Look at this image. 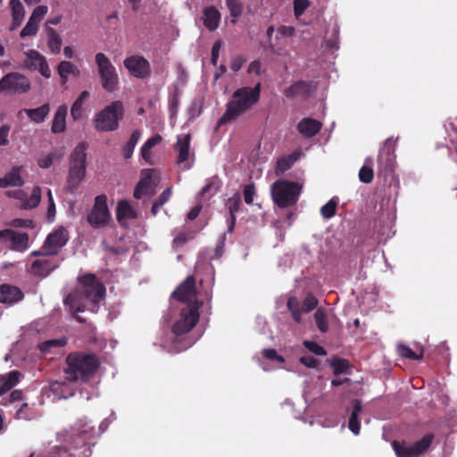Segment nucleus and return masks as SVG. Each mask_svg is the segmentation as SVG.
Here are the masks:
<instances>
[{
    "label": "nucleus",
    "instance_id": "69168bd1",
    "mask_svg": "<svg viewBox=\"0 0 457 457\" xmlns=\"http://www.w3.org/2000/svg\"><path fill=\"white\" fill-rule=\"evenodd\" d=\"M278 32L283 36H293L295 34V28L292 26H283L279 28Z\"/></svg>",
    "mask_w": 457,
    "mask_h": 457
},
{
    "label": "nucleus",
    "instance_id": "8fccbe9b",
    "mask_svg": "<svg viewBox=\"0 0 457 457\" xmlns=\"http://www.w3.org/2000/svg\"><path fill=\"white\" fill-rule=\"evenodd\" d=\"M66 341L64 339H51L42 343L39 345V348L42 352H49L53 347H62L65 345Z\"/></svg>",
    "mask_w": 457,
    "mask_h": 457
},
{
    "label": "nucleus",
    "instance_id": "473e14b6",
    "mask_svg": "<svg viewBox=\"0 0 457 457\" xmlns=\"http://www.w3.org/2000/svg\"><path fill=\"white\" fill-rule=\"evenodd\" d=\"M162 137L160 135H155L151 138L147 139L145 144L141 147V155L142 158L145 161V162L149 164H153V155L151 150L154 146L160 144L162 141Z\"/></svg>",
    "mask_w": 457,
    "mask_h": 457
},
{
    "label": "nucleus",
    "instance_id": "052dcab7",
    "mask_svg": "<svg viewBox=\"0 0 457 457\" xmlns=\"http://www.w3.org/2000/svg\"><path fill=\"white\" fill-rule=\"evenodd\" d=\"M245 62V59L242 56H236L231 60L230 68L234 71H237L241 69L244 62Z\"/></svg>",
    "mask_w": 457,
    "mask_h": 457
},
{
    "label": "nucleus",
    "instance_id": "79ce46f5",
    "mask_svg": "<svg viewBox=\"0 0 457 457\" xmlns=\"http://www.w3.org/2000/svg\"><path fill=\"white\" fill-rule=\"evenodd\" d=\"M397 351L400 356L408 359L421 360L423 357V350H420L419 353H415L408 346L403 345H398Z\"/></svg>",
    "mask_w": 457,
    "mask_h": 457
},
{
    "label": "nucleus",
    "instance_id": "c756f323",
    "mask_svg": "<svg viewBox=\"0 0 457 457\" xmlns=\"http://www.w3.org/2000/svg\"><path fill=\"white\" fill-rule=\"evenodd\" d=\"M46 30L47 37V46L50 52L54 54H59L62 45V37L57 33V31L51 27L46 26Z\"/></svg>",
    "mask_w": 457,
    "mask_h": 457
},
{
    "label": "nucleus",
    "instance_id": "7c9ffc66",
    "mask_svg": "<svg viewBox=\"0 0 457 457\" xmlns=\"http://www.w3.org/2000/svg\"><path fill=\"white\" fill-rule=\"evenodd\" d=\"M22 112H26L31 121L35 123H42L49 114L50 106L49 104H45L37 108L23 109Z\"/></svg>",
    "mask_w": 457,
    "mask_h": 457
},
{
    "label": "nucleus",
    "instance_id": "a878e982",
    "mask_svg": "<svg viewBox=\"0 0 457 457\" xmlns=\"http://www.w3.org/2000/svg\"><path fill=\"white\" fill-rule=\"evenodd\" d=\"M93 432L94 426L90 424L87 418L78 420L73 428L74 435L81 437L82 443L89 439Z\"/></svg>",
    "mask_w": 457,
    "mask_h": 457
},
{
    "label": "nucleus",
    "instance_id": "f8f14e48",
    "mask_svg": "<svg viewBox=\"0 0 457 457\" xmlns=\"http://www.w3.org/2000/svg\"><path fill=\"white\" fill-rule=\"evenodd\" d=\"M175 150L178 154L177 163L180 170H189L194 163V154L190 151V135L178 137Z\"/></svg>",
    "mask_w": 457,
    "mask_h": 457
},
{
    "label": "nucleus",
    "instance_id": "cd10ccee",
    "mask_svg": "<svg viewBox=\"0 0 457 457\" xmlns=\"http://www.w3.org/2000/svg\"><path fill=\"white\" fill-rule=\"evenodd\" d=\"M137 213L135 210L127 201H120L117 205V219L122 224L125 225L129 220L135 219Z\"/></svg>",
    "mask_w": 457,
    "mask_h": 457
},
{
    "label": "nucleus",
    "instance_id": "aec40b11",
    "mask_svg": "<svg viewBox=\"0 0 457 457\" xmlns=\"http://www.w3.org/2000/svg\"><path fill=\"white\" fill-rule=\"evenodd\" d=\"M42 254L40 259L32 263L31 272L40 277H46L58 266V262L49 255L44 254V252Z\"/></svg>",
    "mask_w": 457,
    "mask_h": 457
},
{
    "label": "nucleus",
    "instance_id": "09e8293b",
    "mask_svg": "<svg viewBox=\"0 0 457 457\" xmlns=\"http://www.w3.org/2000/svg\"><path fill=\"white\" fill-rule=\"evenodd\" d=\"M171 195V188L169 187L165 191L162 193L157 202H155L152 207V212L155 215L158 212V209L162 206Z\"/></svg>",
    "mask_w": 457,
    "mask_h": 457
},
{
    "label": "nucleus",
    "instance_id": "680f3d73",
    "mask_svg": "<svg viewBox=\"0 0 457 457\" xmlns=\"http://www.w3.org/2000/svg\"><path fill=\"white\" fill-rule=\"evenodd\" d=\"M221 43L220 41L216 42L212 48V63L213 65L217 63Z\"/></svg>",
    "mask_w": 457,
    "mask_h": 457
},
{
    "label": "nucleus",
    "instance_id": "6e6552de",
    "mask_svg": "<svg viewBox=\"0 0 457 457\" xmlns=\"http://www.w3.org/2000/svg\"><path fill=\"white\" fill-rule=\"evenodd\" d=\"M160 183V173L154 169H144L140 172V179L134 190L137 199L150 198L156 192Z\"/></svg>",
    "mask_w": 457,
    "mask_h": 457
},
{
    "label": "nucleus",
    "instance_id": "1a4fd4ad",
    "mask_svg": "<svg viewBox=\"0 0 457 457\" xmlns=\"http://www.w3.org/2000/svg\"><path fill=\"white\" fill-rule=\"evenodd\" d=\"M199 304L187 305L180 312L179 317L176 320L172 330L177 336L189 332L197 323L199 319Z\"/></svg>",
    "mask_w": 457,
    "mask_h": 457
},
{
    "label": "nucleus",
    "instance_id": "3c124183",
    "mask_svg": "<svg viewBox=\"0 0 457 457\" xmlns=\"http://www.w3.org/2000/svg\"><path fill=\"white\" fill-rule=\"evenodd\" d=\"M303 345L309 351H311L312 353H313L317 355L323 356V355H326V353H327L325 349L315 342L304 341Z\"/></svg>",
    "mask_w": 457,
    "mask_h": 457
},
{
    "label": "nucleus",
    "instance_id": "5fc2aeb1",
    "mask_svg": "<svg viewBox=\"0 0 457 457\" xmlns=\"http://www.w3.org/2000/svg\"><path fill=\"white\" fill-rule=\"evenodd\" d=\"M318 305V300L313 295H308L303 303V310L311 312Z\"/></svg>",
    "mask_w": 457,
    "mask_h": 457
},
{
    "label": "nucleus",
    "instance_id": "b1692460",
    "mask_svg": "<svg viewBox=\"0 0 457 457\" xmlns=\"http://www.w3.org/2000/svg\"><path fill=\"white\" fill-rule=\"evenodd\" d=\"M68 108L65 104L60 105L56 110L51 127V131L54 134L62 133L66 129V116Z\"/></svg>",
    "mask_w": 457,
    "mask_h": 457
},
{
    "label": "nucleus",
    "instance_id": "58836bf2",
    "mask_svg": "<svg viewBox=\"0 0 457 457\" xmlns=\"http://www.w3.org/2000/svg\"><path fill=\"white\" fill-rule=\"evenodd\" d=\"M241 203V198L238 194H236L232 197H230L227 202V207L229 210L231 218H232V224L229 227L228 230L231 231L233 229V226L236 220L235 213L238 211L239 205Z\"/></svg>",
    "mask_w": 457,
    "mask_h": 457
},
{
    "label": "nucleus",
    "instance_id": "a18cd8bd",
    "mask_svg": "<svg viewBox=\"0 0 457 457\" xmlns=\"http://www.w3.org/2000/svg\"><path fill=\"white\" fill-rule=\"evenodd\" d=\"M294 14L295 18H299L310 7V0H294Z\"/></svg>",
    "mask_w": 457,
    "mask_h": 457
},
{
    "label": "nucleus",
    "instance_id": "f3484780",
    "mask_svg": "<svg viewBox=\"0 0 457 457\" xmlns=\"http://www.w3.org/2000/svg\"><path fill=\"white\" fill-rule=\"evenodd\" d=\"M6 195L12 197L20 202L23 209L36 208L41 200V189L39 187H34L30 196L22 189L8 190Z\"/></svg>",
    "mask_w": 457,
    "mask_h": 457
},
{
    "label": "nucleus",
    "instance_id": "de8ad7c7",
    "mask_svg": "<svg viewBox=\"0 0 457 457\" xmlns=\"http://www.w3.org/2000/svg\"><path fill=\"white\" fill-rule=\"evenodd\" d=\"M38 28V24L29 20L25 27L21 29L20 36L22 38L26 37H33L37 33Z\"/></svg>",
    "mask_w": 457,
    "mask_h": 457
},
{
    "label": "nucleus",
    "instance_id": "4468645a",
    "mask_svg": "<svg viewBox=\"0 0 457 457\" xmlns=\"http://www.w3.org/2000/svg\"><path fill=\"white\" fill-rule=\"evenodd\" d=\"M24 67L29 70L37 71L43 77L50 78L51 70L46 57L38 51L29 49L24 52Z\"/></svg>",
    "mask_w": 457,
    "mask_h": 457
},
{
    "label": "nucleus",
    "instance_id": "423d86ee",
    "mask_svg": "<svg viewBox=\"0 0 457 457\" xmlns=\"http://www.w3.org/2000/svg\"><path fill=\"white\" fill-rule=\"evenodd\" d=\"M301 190L302 187L299 183L287 180L276 181L270 188L273 201L282 208L295 204Z\"/></svg>",
    "mask_w": 457,
    "mask_h": 457
},
{
    "label": "nucleus",
    "instance_id": "2eb2a0df",
    "mask_svg": "<svg viewBox=\"0 0 457 457\" xmlns=\"http://www.w3.org/2000/svg\"><path fill=\"white\" fill-rule=\"evenodd\" d=\"M68 239V231L63 227L57 228L46 237L43 245L44 254H56L59 249L62 248L67 243Z\"/></svg>",
    "mask_w": 457,
    "mask_h": 457
},
{
    "label": "nucleus",
    "instance_id": "5701e85b",
    "mask_svg": "<svg viewBox=\"0 0 457 457\" xmlns=\"http://www.w3.org/2000/svg\"><path fill=\"white\" fill-rule=\"evenodd\" d=\"M9 4L12 16L10 30L12 31L21 25L25 16V9L20 0H11Z\"/></svg>",
    "mask_w": 457,
    "mask_h": 457
},
{
    "label": "nucleus",
    "instance_id": "4c0bfd02",
    "mask_svg": "<svg viewBox=\"0 0 457 457\" xmlns=\"http://www.w3.org/2000/svg\"><path fill=\"white\" fill-rule=\"evenodd\" d=\"M232 17V22L236 23L243 12V5L239 0H225Z\"/></svg>",
    "mask_w": 457,
    "mask_h": 457
},
{
    "label": "nucleus",
    "instance_id": "e2e57ef3",
    "mask_svg": "<svg viewBox=\"0 0 457 457\" xmlns=\"http://www.w3.org/2000/svg\"><path fill=\"white\" fill-rule=\"evenodd\" d=\"M300 361L303 365H305L306 367H309V368H314V367H316V365L318 363V361L312 356L302 357L300 359Z\"/></svg>",
    "mask_w": 457,
    "mask_h": 457
},
{
    "label": "nucleus",
    "instance_id": "39448f33",
    "mask_svg": "<svg viewBox=\"0 0 457 457\" xmlns=\"http://www.w3.org/2000/svg\"><path fill=\"white\" fill-rule=\"evenodd\" d=\"M86 145H78L71 154L67 187L70 191L76 190L86 176Z\"/></svg>",
    "mask_w": 457,
    "mask_h": 457
},
{
    "label": "nucleus",
    "instance_id": "ea45409f",
    "mask_svg": "<svg viewBox=\"0 0 457 457\" xmlns=\"http://www.w3.org/2000/svg\"><path fill=\"white\" fill-rule=\"evenodd\" d=\"M62 157V154L57 153H49L42 155L37 160V164L42 169L49 168L55 160H59Z\"/></svg>",
    "mask_w": 457,
    "mask_h": 457
},
{
    "label": "nucleus",
    "instance_id": "13d9d810",
    "mask_svg": "<svg viewBox=\"0 0 457 457\" xmlns=\"http://www.w3.org/2000/svg\"><path fill=\"white\" fill-rule=\"evenodd\" d=\"M263 355L269 360H274L280 363H283L285 361L284 358L278 355L277 352L273 349L263 350Z\"/></svg>",
    "mask_w": 457,
    "mask_h": 457
},
{
    "label": "nucleus",
    "instance_id": "a211bd4d",
    "mask_svg": "<svg viewBox=\"0 0 457 457\" xmlns=\"http://www.w3.org/2000/svg\"><path fill=\"white\" fill-rule=\"evenodd\" d=\"M172 296L178 300L187 303V305L199 304L196 301L195 281L191 276L177 288Z\"/></svg>",
    "mask_w": 457,
    "mask_h": 457
},
{
    "label": "nucleus",
    "instance_id": "6ab92c4d",
    "mask_svg": "<svg viewBox=\"0 0 457 457\" xmlns=\"http://www.w3.org/2000/svg\"><path fill=\"white\" fill-rule=\"evenodd\" d=\"M4 245L13 250L23 252L29 247V237L25 233L6 229Z\"/></svg>",
    "mask_w": 457,
    "mask_h": 457
},
{
    "label": "nucleus",
    "instance_id": "603ef678",
    "mask_svg": "<svg viewBox=\"0 0 457 457\" xmlns=\"http://www.w3.org/2000/svg\"><path fill=\"white\" fill-rule=\"evenodd\" d=\"M297 159L296 156L291 155L287 159H281L278 162L277 169L283 172L287 170Z\"/></svg>",
    "mask_w": 457,
    "mask_h": 457
},
{
    "label": "nucleus",
    "instance_id": "f03ea898",
    "mask_svg": "<svg viewBox=\"0 0 457 457\" xmlns=\"http://www.w3.org/2000/svg\"><path fill=\"white\" fill-rule=\"evenodd\" d=\"M260 92L259 83L253 87H243L237 89L228 100L226 112L220 120L226 122L243 115L259 101Z\"/></svg>",
    "mask_w": 457,
    "mask_h": 457
},
{
    "label": "nucleus",
    "instance_id": "f257e3e1",
    "mask_svg": "<svg viewBox=\"0 0 457 457\" xmlns=\"http://www.w3.org/2000/svg\"><path fill=\"white\" fill-rule=\"evenodd\" d=\"M105 294V287L92 274L79 278L77 288L64 300L65 305L73 314L89 311L96 312L100 301Z\"/></svg>",
    "mask_w": 457,
    "mask_h": 457
},
{
    "label": "nucleus",
    "instance_id": "9d476101",
    "mask_svg": "<svg viewBox=\"0 0 457 457\" xmlns=\"http://www.w3.org/2000/svg\"><path fill=\"white\" fill-rule=\"evenodd\" d=\"M87 221L94 228L104 227L110 223L111 214L105 195H101L95 198L94 206L87 215Z\"/></svg>",
    "mask_w": 457,
    "mask_h": 457
},
{
    "label": "nucleus",
    "instance_id": "774afa93",
    "mask_svg": "<svg viewBox=\"0 0 457 457\" xmlns=\"http://www.w3.org/2000/svg\"><path fill=\"white\" fill-rule=\"evenodd\" d=\"M187 240L185 234H180L179 236L176 237L173 240V244L176 246L182 245Z\"/></svg>",
    "mask_w": 457,
    "mask_h": 457
},
{
    "label": "nucleus",
    "instance_id": "ddd939ff",
    "mask_svg": "<svg viewBox=\"0 0 457 457\" xmlns=\"http://www.w3.org/2000/svg\"><path fill=\"white\" fill-rule=\"evenodd\" d=\"M124 67L129 73L140 79H147L151 74V66L149 62L143 56L135 54L126 57L123 61Z\"/></svg>",
    "mask_w": 457,
    "mask_h": 457
},
{
    "label": "nucleus",
    "instance_id": "9b49d317",
    "mask_svg": "<svg viewBox=\"0 0 457 457\" xmlns=\"http://www.w3.org/2000/svg\"><path fill=\"white\" fill-rule=\"evenodd\" d=\"M432 439V435H426L411 445L394 442L393 448L397 457H421L430 446Z\"/></svg>",
    "mask_w": 457,
    "mask_h": 457
},
{
    "label": "nucleus",
    "instance_id": "338daca9",
    "mask_svg": "<svg viewBox=\"0 0 457 457\" xmlns=\"http://www.w3.org/2000/svg\"><path fill=\"white\" fill-rule=\"evenodd\" d=\"M261 70V63L258 61H253L248 67V72L258 74Z\"/></svg>",
    "mask_w": 457,
    "mask_h": 457
},
{
    "label": "nucleus",
    "instance_id": "a19ab883",
    "mask_svg": "<svg viewBox=\"0 0 457 457\" xmlns=\"http://www.w3.org/2000/svg\"><path fill=\"white\" fill-rule=\"evenodd\" d=\"M314 320L320 332H326L328 328L327 313L324 309L319 308L314 313Z\"/></svg>",
    "mask_w": 457,
    "mask_h": 457
},
{
    "label": "nucleus",
    "instance_id": "6e6d98bb",
    "mask_svg": "<svg viewBox=\"0 0 457 457\" xmlns=\"http://www.w3.org/2000/svg\"><path fill=\"white\" fill-rule=\"evenodd\" d=\"M11 127L7 124L2 125L0 127V145H6L9 143L8 135L10 132Z\"/></svg>",
    "mask_w": 457,
    "mask_h": 457
},
{
    "label": "nucleus",
    "instance_id": "e433bc0d",
    "mask_svg": "<svg viewBox=\"0 0 457 457\" xmlns=\"http://www.w3.org/2000/svg\"><path fill=\"white\" fill-rule=\"evenodd\" d=\"M373 161L371 158H367L363 166L361 168L359 171L360 180L363 183H370L373 179V170H372Z\"/></svg>",
    "mask_w": 457,
    "mask_h": 457
},
{
    "label": "nucleus",
    "instance_id": "7ed1b4c3",
    "mask_svg": "<svg viewBox=\"0 0 457 457\" xmlns=\"http://www.w3.org/2000/svg\"><path fill=\"white\" fill-rule=\"evenodd\" d=\"M66 379L76 381L79 378L86 381L96 372L99 366L97 359L90 354L71 353L66 360Z\"/></svg>",
    "mask_w": 457,
    "mask_h": 457
},
{
    "label": "nucleus",
    "instance_id": "37998d69",
    "mask_svg": "<svg viewBox=\"0 0 457 457\" xmlns=\"http://www.w3.org/2000/svg\"><path fill=\"white\" fill-rule=\"evenodd\" d=\"M47 12L48 7L46 5H38L33 10L29 20L39 25Z\"/></svg>",
    "mask_w": 457,
    "mask_h": 457
},
{
    "label": "nucleus",
    "instance_id": "4be33fe9",
    "mask_svg": "<svg viewBox=\"0 0 457 457\" xmlns=\"http://www.w3.org/2000/svg\"><path fill=\"white\" fill-rule=\"evenodd\" d=\"M202 20L208 30L214 31L219 27L220 13L217 8L209 6L203 10Z\"/></svg>",
    "mask_w": 457,
    "mask_h": 457
},
{
    "label": "nucleus",
    "instance_id": "0e129e2a",
    "mask_svg": "<svg viewBox=\"0 0 457 457\" xmlns=\"http://www.w3.org/2000/svg\"><path fill=\"white\" fill-rule=\"evenodd\" d=\"M31 224H32L31 220H21V219L14 220L12 222V226H14V227H21V228L29 227V226H31Z\"/></svg>",
    "mask_w": 457,
    "mask_h": 457
},
{
    "label": "nucleus",
    "instance_id": "20e7f679",
    "mask_svg": "<svg viewBox=\"0 0 457 457\" xmlns=\"http://www.w3.org/2000/svg\"><path fill=\"white\" fill-rule=\"evenodd\" d=\"M123 114V104L120 101H114L96 113L93 119L94 126L98 131H114L119 128Z\"/></svg>",
    "mask_w": 457,
    "mask_h": 457
},
{
    "label": "nucleus",
    "instance_id": "c85d7f7f",
    "mask_svg": "<svg viewBox=\"0 0 457 457\" xmlns=\"http://www.w3.org/2000/svg\"><path fill=\"white\" fill-rule=\"evenodd\" d=\"M90 92L82 91L73 103L71 109V115L74 120H80L84 113L83 104L89 99Z\"/></svg>",
    "mask_w": 457,
    "mask_h": 457
},
{
    "label": "nucleus",
    "instance_id": "bb28decb",
    "mask_svg": "<svg viewBox=\"0 0 457 457\" xmlns=\"http://www.w3.org/2000/svg\"><path fill=\"white\" fill-rule=\"evenodd\" d=\"M57 71L63 84L68 81L70 75L74 77L80 75L78 66L69 61H62L57 66Z\"/></svg>",
    "mask_w": 457,
    "mask_h": 457
},
{
    "label": "nucleus",
    "instance_id": "0eeeda50",
    "mask_svg": "<svg viewBox=\"0 0 457 457\" xmlns=\"http://www.w3.org/2000/svg\"><path fill=\"white\" fill-rule=\"evenodd\" d=\"M95 62L102 87L107 92L117 90L119 75L110 59L104 53H97L95 55Z\"/></svg>",
    "mask_w": 457,
    "mask_h": 457
},
{
    "label": "nucleus",
    "instance_id": "dca6fc26",
    "mask_svg": "<svg viewBox=\"0 0 457 457\" xmlns=\"http://www.w3.org/2000/svg\"><path fill=\"white\" fill-rule=\"evenodd\" d=\"M6 93L21 94L30 89L29 79L18 72H11L2 78Z\"/></svg>",
    "mask_w": 457,
    "mask_h": 457
},
{
    "label": "nucleus",
    "instance_id": "c9c22d12",
    "mask_svg": "<svg viewBox=\"0 0 457 457\" xmlns=\"http://www.w3.org/2000/svg\"><path fill=\"white\" fill-rule=\"evenodd\" d=\"M141 137V133L138 130H135L132 132L129 141L126 143V145L122 148V155L124 159H129L131 158L134 148L137 145V142L139 141Z\"/></svg>",
    "mask_w": 457,
    "mask_h": 457
},
{
    "label": "nucleus",
    "instance_id": "72a5a7b5",
    "mask_svg": "<svg viewBox=\"0 0 457 457\" xmlns=\"http://www.w3.org/2000/svg\"><path fill=\"white\" fill-rule=\"evenodd\" d=\"M361 411V404L360 401H355L353 410L351 413L348 428L355 435H359L360 433V420L359 414Z\"/></svg>",
    "mask_w": 457,
    "mask_h": 457
},
{
    "label": "nucleus",
    "instance_id": "bf43d9fd",
    "mask_svg": "<svg viewBox=\"0 0 457 457\" xmlns=\"http://www.w3.org/2000/svg\"><path fill=\"white\" fill-rule=\"evenodd\" d=\"M335 374H340L347 368L348 363L344 360H337L332 363Z\"/></svg>",
    "mask_w": 457,
    "mask_h": 457
},
{
    "label": "nucleus",
    "instance_id": "412c9836",
    "mask_svg": "<svg viewBox=\"0 0 457 457\" xmlns=\"http://www.w3.org/2000/svg\"><path fill=\"white\" fill-rule=\"evenodd\" d=\"M23 297L22 292L16 287L10 285L0 286V302L6 304H13Z\"/></svg>",
    "mask_w": 457,
    "mask_h": 457
},
{
    "label": "nucleus",
    "instance_id": "393cba45",
    "mask_svg": "<svg viewBox=\"0 0 457 457\" xmlns=\"http://www.w3.org/2000/svg\"><path fill=\"white\" fill-rule=\"evenodd\" d=\"M320 122L311 118L303 119L297 125L299 133L305 137L315 136L320 131Z\"/></svg>",
    "mask_w": 457,
    "mask_h": 457
},
{
    "label": "nucleus",
    "instance_id": "2f4dec72",
    "mask_svg": "<svg viewBox=\"0 0 457 457\" xmlns=\"http://www.w3.org/2000/svg\"><path fill=\"white\" fill-rule=\"evenodd\" d=\"M20 376L21 373L17 370L11 371L6 375H0V395L16 385Z\"/></svg>",
    "mask_w": 457,
    "mask_h": 457
},
{
    "label": "nucleus",
    "instance_id": "f704fd0d",
    "mask_svg": "<svg viewBox=\"0 0 457 457\" xmlns=\"http://www.w3.org/2000/svg\"><path fill=\"white\" fill-rule=\"evenodd\" d=\"M22 167H13L4 177L7 184L10 187H21L24 184V180L21 177Z\"/></svg>",
    "mask_w": 457,
    "mask_h": 457
},
{
    "label": "nucleus",
    "instance_id": "4d7b16f0",
    "mask_svg": "<svg viewBox=\"0 0 457 457\" xmlns=\"http://www.w3.org/2000/svg\"><path fill=\"white\" fill-rule=\"evenodd\" d=\"M255 195L254 187L252 185H247L244 189V198L247 204H253Z\"/></svg>",
    "mask_w": 457,
    "mask_h": 457
},
{
    "label": "nucleus",
    "instance_id": "864d4df0",
    "mask_svg": "<svg viewBox=\"0 0 457 457\" xmlns=\"http://www.w3.org/2000/svg\"><path fill=\"white\" fill-rule=\"evenodd\" d=\"M48 207H47V218L49 220H53L55 216V204L51 190L47 191Z\"/></svg>",
    "mask_w": 457,
    "mask_h": 457
},
{
    "label": "nucleus",
    "instance_id": "c03bdc74",
    "mask_svg": "<svg viewBox=\"0 0 457 457\" xmlns=\"http://www.w3.org/2000/svg\"><path fill=\"white\" fill-rule=\"evenodd\" d=\"M337 201L335 199L329 200L325 205L320 208V213L325 219H329L335 215Z\"/></svg>",
    "mask_w": 457,
    "mask_h": 457
},
{
    "label": "nucleus",
    "instance_id": "49530a36",
    "mask_svg": "<svg viewBox=\"0 0 457 457\" xmlns=\"http://www.w3.org/2000/svg\"><path fill=\"white\" fill-rule=\"evenodd\" d=\"M287 307L292 312L293 318L296 322L301 321V309L296 298L290 297L287 301Z\"/></svg>",
    "mask_w": 457,
    "mask_h": 457
}]
</instances>
